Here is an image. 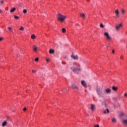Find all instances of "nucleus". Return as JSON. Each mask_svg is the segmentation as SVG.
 I'll list each match as a JSON object with an SVG mask.
<instances>
[{"instance_id":"nucleus-6","label":"nucleus","mask_w":127,"mask_h":127,"mask_svg":"<svg viewBox=\"0 0 127 127\" xmlns=\"http://www.w3.org/2000/svg\"><path fill=\"white\" fill-rule=\"evenodd\" d=\"M71 58L73 59L74 60H78L79 59V58L78 57L77 55H74V54L72 53L71 55Z\"/></svg>"},{"instance_id":"nucleus-26","label":"nucleus","mask_w":127,"mask_h":127,"mask_svg":"<svg viewBox=\"0 0 127 127\" xmlns=\"http://www.w3.org/2000/svg\"><path fill=\"white\" fill-rule=\"evenodd\" d=\"M100 26L101 28H104V27H105V26L103 25V23H101L100 25Z\"/></svg>"},{"instance_id":"nucleus-1","label":"nucleus","mask_w":127,"mask_h":127,"mask_svg":"<svg viewBox=\"0 0 127 127\" xmlns=\"http://www.w3.org/2000/svg\"><path fill=\"white\" fill-rule=\"evenodd\" d=\"M96 91L99 98H102V99L105 98V92L103 91L102 88H97Z\"/></svg>"},{"instance_id":"nucleus-40","label":"nucleus","mask_w":127,"mask_h":127,"mask_svg":"<svg viewBox=\"0 0 127 127\" xmlns=\"http://www.w3.org/2000/svg\"><path fill=\"white\" fill-rule=\"evenodd\" d=\"M121 59H124V56L121 57Z\"/></svg>"},{"instance_id":"nucleus-25","label":"nucleus","mask_w":127,"mask_h":127,"mask_svg":"<svg viewBox=\"0 0 127 127\" xmlns=\"http://www.w3.org/2000/svg\"><path fill=\"white\" fill-rule=\"evenodd\" d=\"M63 33H65V32H66V29L64 28H63L62 29Z\"/></svg>"},{"instance_id":"nucleus-29","label":"nucleus","mask_w":127,"mask_h":127,"mask_svg":"<svg viewBox=\"0 0 127 127\" xmlns=\"http://www.w3.org/2000/svg\"><path fill=\"white\" fill-rule=\"evenodd\" d=\"M124 98H127V92H126V93L124 94Z\"/></svg>"},{"instance_id":"nucleus-38","label":"nucleus","mask_w":127,"mask_h":127,"mask_svg":"<svg viewBox=\"0 0 127 127\" xmlns=\"http://www.w3.org/2000/svg\"><path fill=\"white\" fill-rule=\"evenodd\" d=\"M2 12V11L1 10V9H0V13H1Z\"/></svg>"},{"instance_id":"nucleus-2","label":"nucleus","mask_w":127,"mask_h":127,"mask_svg":"<svg viewBox=\"0 0 127 127\" xmlns=\"http://www.w3.org/2000/svg\"><path fill=\"white\" fill-rule=\"evenodd\" d=\"M78 67H76L75 66L71 67V70L72 71V72H74V73H76V74H78L80 71H81V69L80 68V65L79 64H77Z\"/></svg>"},{"instance_id":"nucleus-11","label":"nucleus","mask_w":127,"mask_h":127,"mask_svg":"<svg viewBox=\"0 0 127 127\" xmlns=\"http://www.w3.org/2000/svg\"><path fill=\"white\" fill-rule=\"evenodd\" d=\"M121 27H123V24H120L119 25H118L116 27V30H119V29H121Z\"/></svg>"},{"instance_id":"nucleus-9","label":"nucleus","mask_w":127,"mask_h":127,"mask_svg":"<svg viewBox=\"0 0 127 127\" xmlns=\"http://www.w3.org/2000/svg\"><path fill=\"white\" fill-rule=\"evenodd\" d=\"M115 14L117 18L120 17V11L119 9H117L115 10Z\"/></svg>"},{"instance_id":"nucleus-8","label":"nucleus","mask_w":127,"mask_h":127,"mask_svg":"<svg viewBox=\"0 0 127 127\" xmlns=\"http://www.w3.org/2000/svg\"><path fill=\"white\" fill-rule=\"evenodd\" d=\"M81 85L84 87V88H87L88 87V85H87V83H86V81L85 80H82L81 81Z\"/></svg>"},{"instance_id":"nucleus-31","label":"nucleus","mask_w":127,"mask_h":127,"mask_svg":"<svg viewBox=\"0 0 127 127\" xmlns=\"http://www.w3.org/2000/svg\"><path fill=\"white\" fill-rule=\"evenodd\" d=\"M23 13H27V10H26V9H24L23 11Z\"/></svg>"},{"instance_id":"nucleus-33","label":"nucleus","mask_w":127,"mask_h":127,"mask_svg":"<svg viewBox=\"0 0 127 127\" xmlns=\"http://www.w3.org/2000/svg\"><path fill=\"white\" fill-rule=\"evenodd\" d=\"M38 60H39V59L38 58H36L35 59V61L36 62H37V61H38Z\"/></svg>"},{"instance_id":"nucleus-18","label":"nucleus","mask_w":127,"mask_h":127,"mask_svg":"<svg viewBox=\"0 0 127 127\" xmlns=\"http://www.w3.org/2000/svg\"><path fill=\"white\" fill-rule=\"evenodd\" d=\"M49 53H50V54H53V53H54V50H53V49H50V50H49Z\"/></svg>"},{"instance_id":"nucleus-19","label":"nucleus","mask_w":127,"mask_h":127,"mask_svg":"<svg viewBox=\"0 0 127 127\" xmlns=\"http://www.w3.org/2000/svg\"><path fill=\"white\" fill-rule=\"evenodd\" d=\"M32 39H35L36 38V36H35V35L33 34L31 36Z\"/></svg>"},{"instance_id":"nucleus-37","label":"nucleus","mask_w":127,"mask_h":127,"mask_svg":"<svg viewBox=\"0 0 127 127\" xmlns=\"http://www.w3.org/2000/svg\"><path fill=\"white\" fill-rule=\"evenodd\" d=\"M50 60L49 59H46L47 62H49Z\"/></svg>"},{"instance_id":"nucleus-3","label":"nucleus","mask_w":127,"mask_h":127,"mask_svg":"<svg viewBox=\"0 0 127 127\" xmlns=\"http://www.w3.org/2000/svg\"><path fill=\"white\" fill-rule=\"evenodd\" d=\"M57 18H58V20H60V21H62V22H63V21H64L65 20V19H66V18H67V17H66V16H65V15H63L60 13H58V14L57 15Z\"/></svg>"},{"instance_id":"nucleus-35","label":"nucleus","mask_w":127,"mask_h":127,"mask_svg":"<svg viewBox=\"0 0 127 127\" xmlns=\"http://www.w3.org/2000/svg\"><path fill=\"white\" fill-rule=\"evenodd\" d=\"M94 127H100V126L97 124L96 125H94Z\"/></svg>"},{"instance_id":"nucleus-36","label":"nucleus","mask_w":127,"mask_h":127,"mask_svg":"<svg viewBox=\"0 0 127 127\" xmlns=\"http://www.w3.org/2000/svg\"><path fill=\"white\" fill-rule=\"evenodd\" d=\"M23 111H24V112H25V111H26V108H24L23 109Z\"/></svg>"},{"instance_id":"nucleus-23","label":"nucleus","mask_w":127,"mask_h":127,"mask_svg":"<svg viewBox=\"0 0 127 127\" xmlns=\"http://www.w3.org/2000/svg\"><path fill=\"white\" fill-rule=\"evenodd\" d=\"M112 121V123H117V119H116V118H113Z\"/></svg>"},{"instance_id":"nucleus-20","label":"nucleus","mask_w":127,"mask_h":127,"mask_svg":"<svg viewBox=\"0 0 127 127\" xmlns=\"http://www.w3.org/2000/svg\"><path fill=\"white\" fill-rule=\"evenodd\" d=\"M15 9H16V8L15 7H13L10 10V12H13Z\"/></svg>"},{"instance_id":"nucleus-21","label":"nucleus","mask_w":127,"mask_h":127,"mask_svg":"<svg viewBox=\"0 0 127 127\" xmlns=\"http://www.w3.org/2000/svg\"><path fill=\"white\" fill-rule=\"evenodd\" d=\"M14 18H15V19H16L17 20L19 19V17L15 15H14Z\"/></svg>"},{"instance_id":"nucleus-41","label":"nucleus","mask_w":127,"mask_h":127,"mask_svg":"<svg viewBox=\"0 0 127 127\" xmlns=\"http://www.w3.org/2000/svg\"><path fill=\"white\" fill-rule=\"evenodd\" d=\"M32 72H33V73H35L36 71L33 70H32Z\"/></svg>"},{"instance_id":"nucleus-34","label":"nucleus","mask_w":127,"mask_h":127,"mask_svg":"<svg viewBox=\"0 0 127 127\" xmlns=\"http://www.w3.org/2000/svg\"><path fill=\"white\" fill-rule=\"evenodd\" d=\"M2 40H3V38H0V42H1V41H2Z\"/></svg>"},{"instance_id":"nucleus-13","label":"nucleus","mask_w":127,"mask_h":127,"mask_svg":"<svg viewBox=\"0 0 127 127\" xmlns=\"http://www.w3.org/2000/svg\"><path fill=\"white\" fill-rule=\"evenodd\" d=\"M118 88L117 87H116L115 86H112V90L114 91L115 92L118 91Z\"/></svg>"},{"instance_id":"nucleus-5","label":"nucleus","mask_w":127,"mask_h":127,"mask_svg":"<svg viewBox=\"0 0 127 127\" xmlns=\"http://www.w3.org/2000/svg\"><path fill=\"white\" fill-rule=\"evenodd\" d=\"M71 87L72 89H74V90H79V88H78V86L76 85V84L74 83H72L71 85Z\"/></svg>"},{"instance_id":"nucleus-22","label":"nucleus","mask_w":127,"mask_h":127,"mask_svg":"<svg viewBox=\"0 0 127 127\" xmlns=\"http://www.w3.org/2000/svg\"><path fill=\"white\" fill-rule=\"evenodd\" d=\"M0 5H3V4H4V1H2V0H0Z\"/></svg>"},{"instance_id":"nucleus-4","label":"nucleus","mask_w":127,"mask_h":127,"mask_svg":"<svg viewBox=\"0 0 127 127\" xmlns=\"http://www.w3.org/2000/svg\"><path fill=\"white\" fill-rule=\"evenodd\" d=\"M104 36L106 40H107V41H109V42L112 41L113 39L112 38V36L110 35V34H109V32H104Z\"/></svg>"},{"instance_id":"nucleus-30","label":"nucleus","mask_w":127,"mask_h":127,"mask_svg":"<svg viewBox=\"0 0 127 127\" xmlns=\"http://www.w3.org/2000/svg\"><path fill=\"white\" fill-rule=\"evenodd\" d=\"M120 116H121V117H124V116H125V113L122 112V113H121V114H120Z\"/></svg>"},{"instance_id":"nucleus-12","label":"nucleus","mask_w":127,"mask_h":127,"mask_svg":"<svg viewBox=\"0 0 127 127\" xmlns=\"http://www.w3.org/2000/svg\"><path fill=\"white\" fill-rule=\"evenodd\" d=\"M90 109L92 111V112L95 111V110L96 109V106H95L94 104H91Z\"/></svg>"},{"instance_id":"nucleus-27","label":"nucleus","mask_w":127,"mask_h":127,"mask_svg":"<svg viewBox=\"0 0 127 127\" xmlns=\"http://www.w3.org/2000/svg\"><path fill=\"white\" fill-rule=\"evenodd\" d=\"M8 29L9 31H12V28H11V27H8Z\"/></svg>"},{"instance_id":"nucleus-7","label":"nucleus","mask_w":127,"mask_h":127,"mask_svg":"<svg viewBox=\"0 0 127 127\" xmlns=\"http://www.w3.org/2000/svg\"><path fill=\"white\" fill-rule=\"evenodd\" d=\"M122 124L125 126V127H127V117L126 119H123Z\"/></svg>"},{"instance_id":"nucleus-14","label":"nucleus","mask_w":127,"mask_h":127,"mask_svg":"<svg viewBox=\"0 0 127 127\" xmlns=\"http://www.w3.org/2000/svg\"><path fill=\"white\" fill-rule=\"evenodd\" d=\"M85 15H86L85 14V13H80V16H81L82 18H83V19H85Z\"/></svg>"},{"instance_id":"nucleus-42","label":"nucleus","mask_w":127,"mask_h":127,"mask_svg":"<svg viewBox=\"0 0 127 127\" xmlns=\"http://www.w3.org/2000/svg\"><path fill=\"white\" fill-rule=\"evenodd\" d=\"M76 25H78V26H79V24H76Z\"/></svg>"},{"instance_id":"nucleus-32","label":"nucleus","mask_w":127,"mask_h":127,"mask_svg":"<svg viewBox=\"0 0 127 127\" xmlns=\"http://www.w3.org/2000/svg\"><path fill=\"white\" fill-rule=\"evenodd\" d=\"M122 13H126V10L122 9Z\"/></svg>"},{"instance_id":"nucleus-24","label":"nucleus","mask_w":127,"mask_h":127,"mask_svg":"<svg viewBox=\"0 0 127 127\" xmlns=\"http://www.w3.org/2000/svg\"><path fill=\"white\" fill-rule=\"evenodd\" d=\"M19 30H21V31H23V30H24V28H23L22 26H21L19 28Z\"/></svg>"},{"instance_id":"nucleus-39","label":"nucleus","mask_w":127,"mask_h":127,"mask_svg":"<svg viewBox=\"0 0 127 127\" xmlns=\"http://www.w3.org/2000/svg\"><path fill=\"white\" fill-rule=\"evenodd\" d=\"M112 53H115V50H112Z\"/></svg>"},{"instance_id":"nucleus-28","label":"nucleus","mask_w":127,"mask_h":127,"mask_svg":"<svg viewBox=\"0 0 127 127\" xmlns=\"http://www.w3.org/2000/svg\"><path fill=\"white\" fill-rule=\"evenodd\" d=\"M62 92H63V93H65V92H66V91H67V89L64 88V89H62Z\"/></svg>"},{"instance_id":"nucleus-17","label":"nucleus","mask_w":127,"mask_h":127,"mask_svg":"<svg viewBox=\"0 0 127 127\" xmlns=\"http://www.w3.org/2000/svg\"><path fill=\"white\" fill-rule=\"evenodd\" d=\"M6 124H7V123L6 122V121H4L2 124V127H5V126H6Z\"/></svg>"},{"instance_id":"nucleus-16","label":"nucleus","mask_w":127,"mask_h":127,"mask_svg":"<svg viewBox=\"0 0 127 127\" xmlns=\"http://www.w3.org/2000/svg\"><path fill=\"white\" fill-rule=\"evenodd\" d=\"M109 110L108 109L104 110L103 112L104 114H109Z\"/></svg>"},{"instance_id":"nucleus-10","label":"nucleus","mask_w":127,"mask_h":127,"mask_svg":"<svg viewBox=\"0 0 127 127\" xmlns=\"http://www.w3.org/2000/svg\"><path fill=\"white\" fill-rule=\"evenodd\" d=\"M111 92H112V90L111 88H107L105 90V94H111Z\"/></svg>"},{"instance_id":"nucleus-15","label":"nucleus","mask_w":127,"mask_h":127,"mask_svg":"<svg viewBox=\"0 0 127 127\" xmlns=\"http://www.w3.org/2000/svg\"><path fill=\"white\" fill-rule=\"evenodd\" d=\"M37 46H33V50L34 51V52H36V51H37Z\"/></svg>"}]
</instances>
